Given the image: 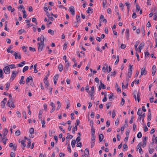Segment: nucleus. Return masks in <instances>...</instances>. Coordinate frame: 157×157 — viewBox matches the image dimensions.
Segmentation results:
<instances>
[{"label":"nucleus","instance_id":"obj_61","mask_svg":"<svg viewBox=\"0 0 157 157\" xmlns=\"http://www.w3.org/2000/svg\"><path fill=\"white\" fill-rule=\"evenodd\" d=\"M65 156V154L62 152H60L59 154V156L60 157H63Z\"/></svg>","mask_w":157,"mask_h":157},{"label":"nucleus","instance_id":"obj_26","mask_svg":"<svg viewBox=\"0 0 157 157\" xmlns=\"http://www.w3.org/2000/svg\"><path fill=\"white\" fill-rule=\"evenodd\" d=\"M19 53V52H14V53L13 54V56H15V58L16 59L18 58V56Z\"/></svg>","mask_w":157,"mask_h":157},{"label":"nucleus","instance_id":"obj_45","mask_svg":"<svg viewBox=\"0 0 157 157\" xmlns=\"http://www.w3.org/2000/svg\"><path fill=\"white\" fill-rule=\"evenodd\" d=\"M142 135L141 132H139L137 135V137L138 138H140L142 137Z\"/></svg>","mask_w":157,"mask_h":157},{"label":"nucleus","instance_id":"obj_64","mask_svg":"<svg viewBox=\"0 0 157 157\" xmlns=\"http://www.w3.org/2000/svg\"><path fill=\"white\" fill-rule=\"evenodd\" d=\"M15 155L14 152H11L10 153V157H15Z\"/></svg>","mask_w":157,"mask_h":157},{"label":"nucleus","instance_id":"obj_53","mask_svg":"<svg viewBox=\"0 0 157 157\" xmlns=\"http://www.w3.org/2000/svg\"><path fill=\"white\" fill-rule=\"evenodd\" d=\"M141 31H142V33L143 35V36H144L145 34V31L143 27H142V29H141Z\"/></svg>","mask_w":157,"mask_h":157},{"label":"nucleus","instance_id":"obj_63","mask_svg":"<svg viewBox=\"0 0 157 157\" xmlns=\"http://www.w3.org/2000/svg\"><path fill=\"white\" fill-rule=\"evenodd\" d=\"M119 120L118 119H117L115 121V125L116 126H117L119 124Z\"/></svg>","mask_w":157,"mask_h":157},{"label":"nucleus","instance_id":"obj_11","mask_svg":"<svg viewBox=\"0 0 157 157\" xmlns=\"http://www.w3.org/2000/svg\"><path fill=\"white\" fill-rule=\"evenodd\" d=\"M132 66L133 65H129V68L128 69V73L132 74Z\"/></svg>","mask_w":157,"mask_h":157},{"label":"nucleus","instance_id":"obj_37","mask_svg":"<svg viewBox=\"0 0 157 157\" xmlns=\"http://www.w3.org/2000/svg\"><path fill=\"white\" fill-rule=\"evenodd\" d=\"M26 141L25 140H22L21 141V144L23 145V146L25 147L26 146V144H25Z\"/></svg>","mask_w":157,"mask_h":157},{"label":"nucleus","instance_id":"obj_44","mask_svg":"<svg viewBox=\"0 0 157 157\" xmlns=\"http://www.w3.org/2000/svg\"><path fill=\"white\" fill-rule=\"evenodd\" d=\"M29 69V67L28 66H25L23 70V72H24L25 71H27Z\"/></svg>","mask_w":157,"mask_h":157},{"label":"nucleus","instance_id":"obj_62","mask_svg":"<svg viewBox=\"0 0 157 157\" xmlns=\"http://www.w3.org/2000/svg\"><path fill=\"white\" fill-rule=\"evenodd\" d=\"M111 103H109L107 104H106V108H109V107L111 106Z\"/></svg>","mask_w":157,"mask_h":157},{"label":"nucleus","instance_id":"obj_27","mask_svg":"<svg viewBox=\"0 0 157 157\" xmlns=\"http://www.w3.org/2000/svg\"><path fill=\"white\" fill-rule=\"evenodd\" d=\"M125 5L127 6V8L128 9V11L129 12V9L130 8V4L128 2H126L125 3Z\"/></svg>","mask_w":157,"mask_h":157},{"label":"nucleus","instance_id":"obj_47","mask_svg":"<svg viewBox=\"0 0 157 157\" xmlns=\"http://www.w3.org/2000/svg\"><path fill=\"white\" fill-rule=\"evenodd\" d=\"M154 149H153L152 148H149V153L150 154H151L152 153H153V152H154Z\"/></svg>","mask_w":157,"mask_h":157},{"label":"nucleus","instance_id":"obj_12","mask_svg":"<svg viewBox=\"0 0 157 157\" xmlns=\"http://www.w3.org/2000/svg\"><path fill=\"white\" fill-rule=\"evenodd\" d=\"M46 14L51 20L52 21H53L54 18L52 17V16H50V14L48 12H47Z\"/></svg>","mask_w":157,"mask_h":157},{"label":"nucleus","instance_id":"obj_40","mask_svg":"<svg viewBox=\"0 0 157 157\" xmlns=\"http://www.w3.org/2000/svg\"><path fill=\"white\" fill-rule=\"evenodd\" d=\"M136 94H137V91L136 90L134 91L133 93V94L134 95V97L135 98L136 101Z\"/></svg>","mask_w":157,"mask_h":157},{"label":"nucleus","instance_id":"obj_52","mask_svg":"<svg viewBox=\"0 0 157 157\" xmlns=\"http://www.w3.org/2000/svg\"><path fill=\"white\" fill-rule=\"evenodd\" d=\"M40 44L41 45H44V41L43 40H40V42L38 43V45H40Z\"/></svg>","mask_w":157,"mask_h":157},{"label":"nucleus","instance_id":"obj_24","mask_svg":"<svg viewBox=\"0 0 157 157\" xmlns=\"http://www.w3.org/2000/svg\"><path fill=\"white\" fill-rule=\"evenodd\" d=\"M29 132L31 134H32L34 133V129L33 128H30L29 130ZM31 136H32V135H31Z\"/></svg>","mask_w":157,"mask_h":157},{"label":"nucleus","instance_id":"obj_3","mask_svg":"<svg viewBox=\"0 0 157 157\" xmlns=\"http://www.w3.org/2000/svg\"><path fill=\"white\" fill-rule=\"evenodd\" d=\"M17 72L16 71H14L12 72V75L11 76L10 79L13 80L16 76V75L17 74Z\"/></svg>","mask_w":157,"mask_h":157},{"label":"nucleus","instance_id":"obj_34","mask_svg":"<svg viewBox=\"0 0 157 157\" xmlns=\"http://www.w3.org/2000/svg\"><path fill=\"white\" fill-rule=\"evenodd\" d=\"M116 116V110L114 109L112 113V118H113Z\"/></svg>","mask_w":157,"mask_h":157},{"label":"nucleus","instance_id":"obj_51","mask_svg":"<svg viewBox=\"0 0 157 157\" xmlns=\"http://www.w3.org/2000/svg\"><path fill=\"white\" fill-rule=\"evenodd\" d=\"M100 20H101L100 21V22H101L102 21V20H104V19H105V18L104 16L102 15H101L100 17Z\"/></svg>","mask_w":157,"mask_h":157},{"label":"nucleus","instance_id":"obj_59","mask_svg":"<svg viewBox=\"0 0 157 157\" xmlns=\"http://www.w3.org/2000/svg\"><path fill=\"white\" fill-rule=\"evenodd\" d=\"M81 139L80 137V136H78L76 138V140L75 141H77V143H78L80 141Z\"/></svg>","mask_w":157,"mask_h":157},{"label":"nucleus","instance_id":"obj_56","mask_svg":"<svg viewBox=\"0 0 157 157\" xmlns=\"http://www.w3.org/2000/svg\"><path fill=\"white\" fill-rule=\"evenodd\" d=\"M110 124V122L109 121H107L106 122V126L107 127L109 126Z\"/></svg>","mask_w":157,"mask_h":157},{"label":"nucleus","instance_id":"obj_60","mask_svg":"<svg viewBox=\"0 0 157 157\" xmlns=\"http://www.w3.org/2000/svg\"><path fill=\"white\" fill-rule=\"evenodd\" d=\"M104 96H105V97L102 100V101L103 102H105L107 100V98L106 97V94H105Z\"/></svg>","mask_w":157,"mask_h":157},{"label":"nucleus","instance_id":"obj_7","mask_svg":"<svg viewBox=\"0 0 157 157\" xmlns=\"http://www.w3.org/2000/svg\"><path fill=\"white\" fill-rule=\"evenodd\" d=\"M6 101H7L6 98H5L3 99V100L2 101V102H1V104L2 106V107L4 108V106H5L6 102Z\"/></svg>","mask_w":157,"mask_h":157},{"label":"nucleus","instance_id":"obj_42","mask_svg":"<svg viewBox=\"0 0 157 157\" xmlns=\"http://www.w3.org/2000/svg\"><path fill=\"white\" fill-rule=\"evenodd\" d=\"M20 35L22 33H25V31L24 29H21L19 30L18 32Z\"/></svg>","mask_w":157,"mask_h":157},{"label":"nucleus","instance_id":"obj_41","mask_svg":"<svg viewBox=\"0 0 157 157\" xmlns=\"http://www.w3.org/2000/svg\"><path fill=\"white\" fill-rule=\"evenodd\" d=\"M156 67L155 65H154L152 67V71L156 72Z\"/></svg>","mask_w":157,"mask_h":157},{"label":"nucleus","instance_id":"obj_22","mask_svg":"<svg viewBox=\"0 0 157 157\" xmlns=\"http://www.w3.org/2000/svg\"><path fill=\"white\" fill-rule=\"evenodd\" d=\"M142 111L141 110V109H139L137 112L138 115L140 116V115H141V114H142Z\"/></svg>","mask_w":157,"mask_h":157},{"label":"nucleus","instance_id":"obj_9","mask_svg":"<svg viewBox=\"0 0 157 157\" xmlns=\"http://www.w3.org/2000/svg\"><path fill=\"white\" fill-rule=\"evenodd\" d=\"M144 43H141L138 48L139 50L140 51V52H141V50L143 47L144 46Z\"/></svg>","mask_w":157,"mask_h":157},{"label":"nucleus","instance_id":"obj_1","mask_svg":"<svg viewBox=\"0 0 157 157\" xmlns=\"http://www.w3.org/2000/svg\"><path fill=\"white\" fill-rule=\"evenodd\" d=\"M7 105H8V106L10 107H12L13 108H14L15 107L12 101L11 100V99H9Z\"/></svg>","mask_w":157,"mask_h":157},{"label":"nucleus","instance_id":"obj_46","mask_svg":"<svg viewBox=\"0 0 157 157\" xmlns=\"http://www.w3.org/2000/svg\"><path fill=\"white\" fill-rule=\"evenodd\" d=\"M137 100L138 102L140 101V94L139 92L137 93Z\"/></svg>","mask_w":157,"mask_h":157},{"label":"nucleus","instance_id":"obj_21","mask_svg":"<svg viewBox=\"0 0 157 157\" xmlns=\"http://www.w3.org/2000/svg\"><path fill=\"white\" fill-rule=\"evenodd\" d=\"M38 45L39 47L38 50L39 51L41 52L43 49L44 45H41L40 44V45Z\"/></svg>","mask_w":157,"mask_h":157},{"label":"nucleus","instance_id":"obj_28","mask_svg":"<svg viewBox=\"0 0 157 157\" xmlns=\"http://www.w3.org/2000/svg\"><path fill=\"white\" fill-rule=\"evenodd\" d=\"M81 19L80 16L79 15H76L77 22H79Z\"/></svg>","mask_w":157,"mask_h":157},{"label":"nucleus","instance_id":"obj_35","mask_svg":"<svg viewBox=\"0 0 157 157\" xmlns=\"http://www.w3.org/2000/svg\"><path fill=\"white\" fill-rule=\"evenodd\" d=\"M139 42L138 41H137L136 42V44L135 45V48L136 51H137V47L138 46L139 44Z\"/></svg>","mask_w":157,"mask_h":157},{"label":"nucleus","instance_id":"obj_19","mask_svg":"<svg viewBox=\"0 0 157 157\" xmlns=\"http://www.w3.org/2000/svg\"><path fill=\"white\" fill-rule=\"evenodd\" d=\"M58 68L60 71H62L63 69V67L62 65L59 64L58 66Z\"/></svg>","mask_w":157,"mask_h":157},{"label":"nucleus","instance_id":"obj_30","mask_svg":"<svg viewBox=\"0 0 157 157\" xmlns=\"http://www.w3.org/2000/svg\"><path fill=\"white\" fill-rule=\"evenodd\" d=\"M100 86L103 89H105L106 88V86L102 83L101 81H100Z\"/></svg>","mask_w":157,"mask_h":157},{"label":"nucleus","instance_id":"obj_32","mask_svg":"<svg viewBox=\"0 0 157 157\" xmlns=\"http://www.w3.org/2000/svg\"><path fill=\"white\" fill-rule=\"evenodd\" d=\"M44 83L46 85H47L48 86V87H49V83L48 81L47 80V79H46V78H44Z\"/></svg>","mask_w":157,"mask_h":157},{"label":"nucleus","instance_id":"obj_6","mask_svg":"<svg viewBox=\"0 0 157 157\" xmlns=\"http://www.w3.org/2000/svg\"><path fill=\"white\" fill-rule=\"evenodd\" d=\"M147 139V137L145 136L144 139H143V144L142 145L143 147H144L146 145V140Z\"/></svg>","mask_w":157,"mask_h":157},{"label":"nucleus","instance_id":"obj_31","mask_svg":"<svg viewBox=\"0 0 157 157\" xmlns=\"http://www.w3.org/2000/svg\"><path fill=\"white\" fill-rule=\"evenodd\" d=\"M48 32L51 34L52 35H54V31L51 29H49L48 31Z\"/></svg>","mask_w":157,"mask_h":157},{"label":"nucleus","instance_id":"obj_38","mask_svg":"<svg viewBox=\"0 0 157 157\" xmlns=\"http://www.w3.org/2000/svg\"><path fill=\"white\" fill-rule=\"evenodd\" d=\"M119 61V56L117 55V59L116 62L115 63V64L117 65Z\"/></svg>","mask_w":157,"mask_h":157},{"label":"nucleus","instance_id":"obj_20","mask_svg":"<svg viewBox=\"0 0 157 157\" xmlns=\"http://www.w3.org/2000/svg\"><path fill=\"white\" fill-rule=\"evenodd\" d=\"M76 141L75 140H73L71 141V145L73 148H74L75 147V144L76 143Z\"/></svg>","mask_w":157,"mask_h":157},{"label":"nucleus","instance_id":"obj_39","mask_svg":"<svg viewBox=\"0 0 157 157\" xmlns=\"http://www.w3.org/2000/svg\"><path fill=\"white\" fill-rule=\"evenodd\" d=\"M58 77H59V75H56L54 77V78H53L54 80L57 81V80H58Z\"/></svg>","mask_w":157,"mask_h":157},{"label":"nucleus","instance_id":"obj_5","mask_svg":"<svg viewBox=\"0 0 157 157\" xmlns=\"http://www.w3.org/2000/svg\"><path fill=\"white\" fill-rule=\"evenodd\" d=\"M147 73V71L145 69V67H143L141 70V75H145Z\"/></svg>","mask_w":157,"mask_h":157},{"label":"nucleus","instance_id":"obj_36","mask_svg":"<svg viewBox=\"0 0 157 157\" xmlns=\"http://www.w3.org/2000/svg\"><path fill=\"white\" fill-rule=\"evenodd\" d=\"M5 131L4 132L3 134H4V137H5L7 135V133L8 132V130L6 128H5Z\"/></svg>","mask_w":157,"mask_h":157},{"label":"nucleus","instance_id":"obj_18","mask_svg":"<svg viewBox=\"0 0 157 157\" xmlns=\"http://www.w3.org/2000/svg\"><path fill=\"white\" fill-rule=\"evenodd\" d=\"M151 13L154 14H156L157 13V11L155 8H154L151 10Z\"/></svg>","mask_w":157,"mask_h":157},{"label":"nucleus","instance_id":"obj_16","mask_svg":"<svg viewBox=\"0 0 157 157\" xmlns=\"http://www.w3.org/2000/svg\"><path fill=\"white\" fill-rule=\"evenodd\" d=\"M77 130V127L76 125L72 129V132L73 134H75V131H76Z\"/></svg>","mask_w":157,"mask_h":157},{"label":"nucleus","instance_id":"obj_57","mask_svg":"<svg viewBox=\"0 0 157 157\" xmlns=\"http://www.w3.org/2000/svg\"><path fill=\"white\" fill-rule=\"evenodd\" d=\"M9 67L11 69L16 68L14 64H11L10 65H9Z\"/></svg>","mask_w":157,"mask_h":157},{"label":"nucleus","instance_id":"obj_17","mask_svg":"<svg viewBox=\"0 0 157 157\" xmlns=\"http://www.w3.org/2000/svg\"><path fill=\"white\" fill-rule=\"evenodd\" d=\"M95 129L94 128L93 126H91V132L92 135H95Z\"/></svg>","mask_w":157,"mask_h":157},{"label":"nucleus","instance_id":"obj_54","mask_svg":"<svg viewBox=\"0 0 157 157\" xmlns=\"http://www.w3.org/2000/svg\"><path fill=\"white\" fill-rule=\"evenodd\" d=\"M29 49L31 51H32L33 52L36 51V49L34 48H33L31 47H29Z\"/></svg>","mask_w":157,"mask_h":157},{"label":"nucleus","instance_id":"obj_49","mask_svg":"<svg viewBox=\"0 0 157 157\" xmlns=\"http://www.w3.org/2000/svg\"><path fill=\"white\" fill-rule=\"evenodd\" d=\"M30 140L28 142V145H27V147L29 148L30 147L31 141Z\"/></svg>","mask_w":157,"mask_h":157},{"label":"nucleus","instance_id":"obj_25","mask_svg":"<svg viewBox=\"0 0 157 157\" xmlns=\"http://www.w3.org/2000/svg\"><path fill=\"white\" fill-rule=\"evenodd\" d=\"M94 86H92L91 87L90 93H91V94H94Z\"/></svg>","mask_w":157,"mask_h":157},{"label":"nucleus","instance_id":"obj_4","mask_svg":"<svg viewBox=\"0 0 157 157\" xmlns=\"http://www.w3.org/2000/svg\"><path fill=\"white\" fill-rule=\"evenodd\" d=\"M69 10L71 12V14L74 16L75 15V8L73 6H71L69 7Z\"/></svg>","mask_w":157,"mask_h":157},{"label":"nucleus","instance_id":"obj_14","mask_svg":"<svg viewBox=\"0 0 157 157\" xmlns=\"http://www.w3.org/2000/svg\"><path fill=\"white\" fill-rule=\"evenodd\" d=\"M104 137V136L102 134H100L99 136V138L100 142H101Z\"/></svg>","mask_w":157,"mask_h":157},{"label":"nucleus","instance_id":"obj_43","mask_svg":"<svg viewBox=\"0 0 157 157\" xmlns=\"http://www.w3.org/2000/svg\"><path fill=\"white\" fill-rule=\"evenodd\" d=\"M15 135L17 136H19L21 134V132L19 130H18L15 132Z\"/></svg>","mask_w":157,"mask_h":157},{"label":"nucleus","instance_id":"obj_2","mask_svg":"<svg viewBox=\"0 0 157 157\" xmlns=\"http://www.w3.org/2000/svg\"><path fill=\"white\" fill-rule=\"evenodd\" d=\"M4 72L6 74H8L10 72V69L9 67L6 66L3 68Z\"/></svg>","mask_w":157,"mask_h":157},{"label":"nucleus","instance_id":"obj_13","mask_svg":"<svg viewBox=\"0 0 157 157\" xmlns=\"http://www.w3.org/2000/svg\"><path fill=\"white\" fill-rule=\"evenodd\" d=\"M30 80L32 81V82H33V78L31 76H30L27 78L26 81V84H27Z\"/></svg>","mask_w":157,"mask_h":157},{"label":"nucleus","instance_id":"obj_15","mask_svg":"<svg viewBox=\"0 0 157 157\" xmlns=\"http://www.w3.org/2000/svg\"><path fill=\"white\" fill-rule=\"evenodd\" d=\"M125 34H126V37L127 38V39L128 40V39L129 37V29H127L126 30Z\"/></svg>","mask_w":157,"mask_h":157},{"label":"nucleus","instance_id":"obj_48","mask_svg":"<svg viewBox=\"0 0 157 157\" xmlns=\"http://www.w3.org/2000/svg\"><path fill=\"white\" fill-rule=\"evenodd\" d=\"M10 84L9 83H7L6 84V88L7 90H8V89L10 86Z\"/></svg>","mask_w":157,"mask_h":157},{"label":"nucleus","instance_id":"obj_29","mask_svg":"<svg viewBox=\"0 0 157 157\" xmlns=\"http://www.w3.org/2000/svg\"><path fill=\"white\" fill-rule=\"evenodd\" d=\"M3 72L2 69H0V77L2 78H4V76L3 75Z\"/></svg>","mask_w":157,"mask_h":157},{"label":"nucleus","instance_id":"obj_55","mask_svg":"<svg viewBox=\"0 0 157 157\" xmlns=\"http://www.w3.org/2000/svg\"><path fill=\"white\" fill-rule=\"evenodd\" d=\"M136 125L134 124L133 126V130L134 132H135L136 131Z\"/></svg>","mask_w":157,"mask_h":157},{"label":"nucleus","instance_id":"obj_8","mask_svg":"<svg viewBox=\"0 0 157 157\" xmlns=\"http://www.w3.org/2000/svg\"><path fill=\"white\" fill-rule=\"evenodd\" d=\"M148 111L149 112L147 120L148 121H150L151 119V111L150 109H149Z\"/></svg>","mask_w":157,"mask_h":157},{"label":"nucleus","instance_id":"obj_23","mask_svg":"<svg viewBox=\"0 0 157 157\" xmlns=\"http://www.w3.org/2000/svg\"><path fill=\"white\" fill-rule=\"evenodd\" d=\"M84 152L85 155H89V150L88 148H86L84 151Z\"/></svg>","mask_w":157,"mask_h":157},{"label":"nucleus","instance_id":"obj_33","mask_svg":"<svg viewBox=\"0 0 157 157\" xmlns=\"http://www.w3.org/2000/svg\"><path fill=\"white\" fill-rule=\"evenodd\" d=\"M123 148L124 149V151H126L127 150L128 148V146L126 144H124L123 146Z\"/></svg>","mask_w":157,"mask_h":157},{"label":"nucleus","instance_id":"obj_10","mask_svg":"<svg viewBox=\"0 0 157 157\" xmlns=\"http://www.w3.org/2000/svg\"><path fill=\"white\" fill-rule=\"evenodd\" d=\"M24 76H22L21 78V79L19 83L20 84H24L25 83V81H24Z\"/></svg>","mask_w":157,"mask_h":157},{"label":"nucleus","instance_id":"obj_50","mask_svg":"<svg viewBox=\"0 0 157 157\" xmlns=\"http://www.w3.org/2000/svg\"><path fill=\"white\" fill-rule=\"evenodd\" d=\"M67 149L68 150V151L70 152H71V146L70 145V144H69L68 145V147L67 148Z\"/></svg>","mask_w":157,"mask_h":157},{"label":"nucleus","instance_id":"obj_58","mask_svg":"<svg viewBox=\"0 0 157 157\" xmlns=\"http://www.w3.org/2000/svg\"><path fill=\"white\" fill-rule=\"evenodd\" d=\"M41 124H42V127L43 128L44 127V124L45 123V121L44 120L41 121Z\"/></svg>","mask_w":157,"mask_h":157}]
</instances>
